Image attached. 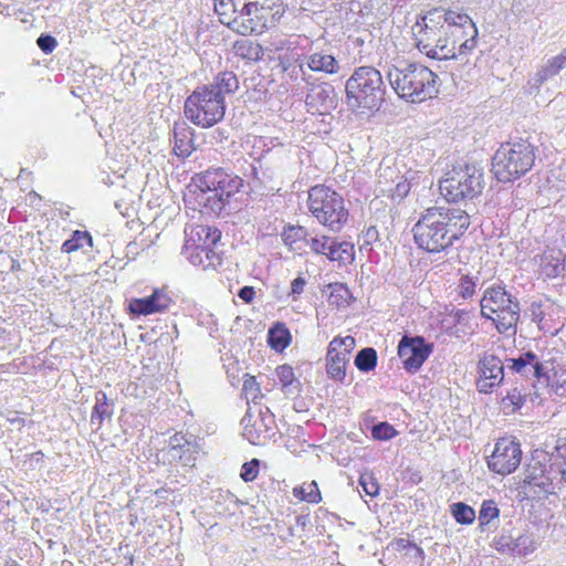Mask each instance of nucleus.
Instances as JSON below:
<instances>
[{
    "label": "nucleus",
    "instance_id": "nucleus-40",
    "mask_svg": "<svg viewBox=\"0 0 566 566\" xmlns=\"http://www.w3.org/2000/svg\"><path fill=\"white\" fill-rule=\"evenodd\" d=\"M514 541L511 555L526 556L533 553L536 548L534 536L528 532L520 533L516 535Z\"/></svg>",
    "mask_w": 566,
    "mask_h": 566
},
{
    "label": "nucleus",
    "instance_id": "nucleus-22",
    "mask_svg": "<svg viewBox=\"0 0 566 566\" xmlns=\"http://www.w3.org/2000/svg\"><path fill=\"white\" fill-rule=\"evenodd\" d=\"M242 6L245 18L258 20L259 24L262 27V32L268 29L269 17L274 19L276 14H281L282 12L280 1L272 3L271 0H245L242 1Z\"/></svg>",
    "mask_w": 566,
    "mask_h": 566
},
{
    "label": "nucleus",
    "instance_id": "nucleus-25",
    "mask_svg": "<svg viewBox=\"0 0 566 566\" xmlns=\"http://www.w3.org/2000/svg\"><path fill=\"white\" fill-rule=\"evenodd\" d=\"M305 62H301L300 64L306 65L310 71L325 74H336L338 73L340 66L338 61L334 55L319 51L314 52L304 56Z\"/></svg>",
    "mask_w": 566,
    "mask_h": 566
},
{
    "label": "nucleus",
    "instance_id": "nucleus-41",
    "mask_svg": "<svg viewBox=\"0 0 566 566\" xmlns=\"http://www.w3.org/2000/svg\"><path fill=\"white\" fill-rule=\"evenodd\" d=\"M514 536L512 534L511 524L502 527L501 532L492 539V547L502 554H511L512 546L514 545Z\"/></svg>",
    "mask_w": 566,
    "mask_h": 566
},
{
    "label": "nucleus",
    "instance_id": "nucleus-57",
    "mask_svg": "<svg viewBox=\"0 0 566 566\" xmlns=\"http://www.w3.org/2000/svg\"><path fill=\"white\" fill-rule=\"evenodd\" d=\"M305 284H306V281L301 276H298L292 281L291 293L294 295V297L296 295H300L303 293Z\"/></svg>",
    "mask_w": 566,
    "mask_h": 566
},
{
    "label": "nucleus",
    "instance_id": "nucleus-11",
    "mask_svg": "<svg viewBox=\"0 0 566 566\" xmlns=\"http://www.w3.org/2000/svg\"><path fill=\"white\" fill-rule=\"evenodd\" d=\"M184 113L192 124L208 128L223 119L226 104L210 86H198L186 98Z\"/></svg>",
    "mask_w": 566,
    "mask_h": 566
},
{
    "label": "nucleus",
    "instance_id": "nucleus-59",
    "mask_svg": "<svg viewBox=\"0 0 566 566\" xmlns=\"http://www.w3.org/2000/svg\"><path fill=\"white\" fill-rule=\"evenodd\" d=\"M397 546H398L399 548H401V549H405V548H407V547H415V548H417V551H418L420 554H422V553H423L421 548H419V547H417V546H416V544H412V543H410L408 539H405V538H399V539L397 541Z\"/></svg>",
    "mask_w": 566,
    "mask_h": 566
},
{
    "label": "nucleus",
    "instance_id": "nucleus-62",
    "mask_svg": "<svg viewBox=\"0 0 566 566\" xmlns=\"http://www.w3.org/2000/svg\"><path fill=\"white\" fill-rule=\"evenodd\" d=\"M296 525L304 528L310 523L308 515H297L295 517Z\"/></svg>",
    "mask_w": 566,
    "mask_h": 566
},
{
    "label": "nucleus",
    "instance_id": "nucleus-5",
    "mask_svg": "<svg viewBox=\"0 0 566 566\" xmlns=\"http://www.w3.org/2000/svg\"><path fill=\"white\" fill-rule=\"evenodd\" d=\"M482 317L492 321L499 333L515 334L520 319V302L503 284L486 287L480 300Z\"/></svg>",
    "mask_w": 566,
    "mask_h": 566
},
{
    "label": "nucleus",
    "instance_id": "nucleus-32",
    "mask_svg": "<svg viewBox=\"0 0 566 566\" xmlns=\"http://www.w3.org/2000/svg\"><path fill=\"white\" fill-rule=\"evenodd\" d=\"M499 517L500 510L496 503L492 500L483 501L478 516L480 532H488L491 527H495Z\"/></svg>",
    "mask_w": 566,
    "mask_h": 566
},
{
    "label": "nucleus",
    "instance_id": "nucleus-1",
    "mask_svg": "<svg viewBox=\"0 0 566 566\" xmlns=\"http://www.w3.org/2000/svg\"><path fill=\"white\" fill-rule=\"evenodd\" d=\"M463 28L473 29V21L467 13L432 9L417 19L411 32L422 54L432 60L446 61L457 57V40L452 35Z\"/></svg>",
    "mask_w": 566,
    "mask_h": 566
},
{
    "label": "nucleus",
    "instance_id": "nucleus-13",
    "mask_svg": "<svg viewBox=\"0 0 566 566\" xmlns=\"http://www.w3.org/2000/svg\"><path fill=\"white\" fill-rule=\"evenodd\" d=\"M243 437L252 444L263 446L277 432L275 417L266 406H249L241 420Z\"/></svg>",
    "mask_w": 566,
    "mask_h": 566
},
{
    "label": "nucleus",
    "instance_id": "nucleus-63",
    "mask_svg": "<svg viewBox=\"0 0 566 566\" xmlns=\"http://www.w3.org/2000/svg\"><path fill=\"white\" fill-rule=\"evenodd\" d=\"M260 142H262L263 146L268 148V150L271 147H275L276 145H281V143L277 142V138H269V143L264 138H261Z\"/></svg>",
    "mask_w": 566,
    "mask_h": 566
},
{
    "label": "nucleus",
    "instance_id": "nucleus-8",
    "mask_svg": "<svg viewBox=\"0 0 566 566\" xmlns=\"http://www.w3.org/2000/svg\"><path fill=\"white\" fill-rule=\"evenodd\" d=\"M307 207L312 216L332 231H339L348 220L343 196L325 185L310 188Z\"/></svg>",
    "mask_w": 566,
    "mask_h": 566
},
{
    "label": "nucleus",
    "instance_id": "nucleus-44",
    "mask_svg": "<svg viewBox=\"0 0 566 566\" xmlns=\"http://www.w3.org/2000/svg\"><path fill=\"white\" fill-rule=\"evenodd\" d=\"M464 35H469L470 38L465 39L459 45V49H458L459 54H465L475 48L478 29L474 23H473V29L472 28H463L460 31H454V35H452V39L464 36Z\"/></svg>",
    "mask_w": 566,
    "mask_h": 566
},
{
    "label": "nucleus",
    "instance_id": "nucleus-7",
    "mask_svg": "<svg viewBox=\"0 0 566 566\" xmlns=\"http://www.w3.org/2000/svg\"><path fill=\"white\" fill-rule=\"evenodd\" d=\"M243 185L242 178L223 168L208 169L201 174L198 187L201 191L200 203L208 213L219 216L229 201Z\"/></svg>",
    "mask_w": 566,
    "mask_h": 566
},
{
    "label": "nucleus",
    "instance_id": "nucleus-21",
    "mask_svg": "<svg viewBox=\"0 0 566 566\" xmlns=\"http://www.w3.org/2000/svg\"><path fill=\"white\" fill-rule=\"evenodd\" d=\"M185 234L186 242L184 247L187 249H214L221 239V231L218 228L208 224H196L186 228Z\"/></svg>",
    "mask_w": 566,
    "mask_h": 566
},
{
    "label": "nucleus",
    "instance_id": "nucleus-52",
    "mask_svg": "<svg viewBox=\"0 0 566 566\" xmlns=\"http://www.w3.org/2000/svg\"><path fill=\"white\" fill-rule=\"evenodd\" d=\"M260 460L252 459L249 462L243 463L241 467L240 476L245 482L254 481L259 473Z\"/></svg>",
    "mask_w": 566,
    "mask_h": 566
},
{
    "label": "nucleus",
    "instance_id": "nucleus-27",
    "mask_svg": "<svg viewBox=\"0 0 566 566\" xmlns=\"http://www.w3.org/2000/svg\"><path fill=\"white\" fill-rule=\"evenodd\" d=\"M276 377L281 384L283 392L287 397H297L302 391V384L295 377L294 370L290 365H281L275 369Z\"/></svg>",
    "mask_w": 566,
    "mask_h": 566
},
{
    "label": "nucleus",
    "instance_id": "nucleus-60",
    "mask_svg": "<svg viewBox=\"0 0 566 566\" xmlns=\"http://www.w3.org/2000/svg\"><path fill=\"white\" fill-rule=\"evenodd\" d=\"M250 176L259 182L263 181V176L260 175V168L254 165L250 166Z\"/></svg>",
    "mask_w": 566,
    "mask_h": 566
},
{
    "label": "nucleus",
    "instance_id": "nucleus-2",
    "mask_svg": "<svg viewBox=\"0 0 566 566\" xmlns=\"http://www.w3.org/2000/svg\"><path fill=\"white\" fill-rule=\"evenodd\" d=\"M470 227V216L457 208L426 209L412 227L416 245L428 253L447 252Z\"/></svg>",
    "mask_w": 566,
    "mask_h": 566
},
{
    "label": "nucleus",
    "instance_id": "nucleus-20",
    "mask_svg": "<svg viewBox=\"0 0 566 566\" xmlns=\"http://www.w3.org/2000/svg\"><path fill=\"white\" fill-rule=\"evenodd\" d=\"M506 360L503 363L493 354H485L479 361V378L476 387L480 392H491L494 387L504 380V368Z\"/></svg>",
    "mask_w": 566,
    "mask_h": 566
},
{
    "label": "nucleus",
    "instance_id": "nucleus-12",
    "mask_svg": "<svg viewBox=\"0 0 566 566\" xmlns=\"http://www.w3.org/2000/svg\"><path fill=\"white\" fill-rule=\"evenodd\" d=\"M523 482L528 488V492H532L537 497L555 493L556 485L560 481L552 457L547 452L535 450L532 453V458L524 471Z\"/></svg>",
    "mask_w": 566,
    "mask_h": 566
},
{
    "label": "nucleus",
    "instance_id": "nucleus-29",
    "mask_svg": "<svg viewBox=\"0 0 566 566\" xmlns=\"http://www.w3.org/2000/svg\"><path fill=\"white\" fill-rule=\"evenodd\" d=\"M113 416V408L108 403L107 396L104 391L98 390L95 394V405L91 415V424L95 426L98 430L105 419H111Z\"/></svg>",
    "mask_w": 566,
    "mask_h": 566
},
{
    "label": "nucleus",
    "instance_id": "nucleus-50",
    "mask_svg": "<svg viewBox=\"0 0 566 566\" xmlns=\"http://www.w3.org/2000/svg\"><path fill=\"white\" fill-rule=\"evenodd\" d=\"M396 433V429L388 422H379L371 429V436L376 440H390Z\"/></svg>",
    "mask_w": 566,
    "mask_h": 566
},
{
    "label": "nucleus",
    "instance_id": "nucleus-35",
    "mask_svg": "<svg viewBox=\"0 0 566 566\" xmlns=\"http://www.w3.org/2000/svg\"><path fill=\"white\" fill-rule=\"evenodd\" d=\"M233 51L237 56L254 62L262 60L264 55L263 48L249 39L235 41Z\"/></svg>",
    "mask_w": 566,
    "mask_h": 566
},
{
    "label": "nucleus",
    "instance_id": "nucleus-18",
    "mask_svg": "<svg viewBox=\"0 0 566 566\" xmlns=\"http://www.w3.org/2000/svg\"><path fill=\"white\" fill-rule=\"evenodd\" d=\"M522 460V450L518 442L503 438L494 447L488 459L489 469L497 474L506 475L514 472Z\"/></svg>",
    "mask_w": 566,
    "mask_h": 566
},
{
    "label": "nucleus",
    "instance_id": "nucleus-55",
    "mask_svg": "<svg viewBox=\"0 0 566 566\" xmlns=\"http://www.w3.org/2000/svg\"><path fill=\"white\" fill-rule=\"evenodd\" d=\"M532 321L537 323L539 329L545 332L549 331L546 328L545 312L541 304H532Z\"/></svg>",
    "mask_w": 566,
    "mask_h": 566
},
{
    "label": "nucleus",
    "instance_id": "nucleus-3",
    "mask_svg": "<svg viewBox=\"0 0 566 566\" xmlns=\"http://www.w3.org/2000/svg\"><path fill=\"white\" fill-rule=\"evenodd\" d=\"M387 80L400 97L411 103H421L437 92V75L427 66L416 63L390 65L386 71Z\"/></svg>",
    "mask_w": 566,
    "mask_h": 566
},
{
    "label": "nucleus",
    "instance_id": "nucleus-49",
    "mask_svg": "<svg viewBox=\"0 0 566 566\" xmlns=\"http://www.w3.org/2000/svg\"><path fill=\"white\" fill-rule=\"evenodd\" d=\"M359 485L369 496H376L379 493V484L371 472H364L359 478Z\"/></svg>",
    "mask_w": 566,
    "mask_h": 566
},
{
    "label": "nucleus",
    "instance_id": "nucleus-47",
    "mask_svg": "<svg viewBox=\"0 0 566 566\" xmlns=\"http://www.w3.org/2000/svg\"><path fill=\"white\" fill-rule=\"evenodd\" d=\"M331 244H334V239L327 235H310L306 245L310 247L312 252H314L315 254L326 255V252L329 250Z\"/></svg>",
    "mask_w": 566,
    "mask_h": 566
},
{
    "label": "nucleus",
    "instance_id": "nucleus-30",
    "mask_svg": "<svg viewBox=\"0 0 566 566\" xmlns=\"http://www.w3.org/2000/svg\"><path fill=\"white\" fill-rule=\"evenodd\" d=\"M211 91L218 93L219 98L224 99L226 94L234 93L239 88V81L233 72L224 71L218 73L213 82L208 84Z\"/></svg>",
    "mask_w": 566,
    "mask_h": 566
},
{
    "label": "nucleus",
    "instance_id": "nucleus-48",
    "mask_svg": "<svg viewBox=\"0 0 566 566\" xmlns=\"http://www.w3.org/2000/svg\"><path fill=\"white\" fill-rule=\"evenodd\" d=\"M356 342L353 336L335 337L328 346L335 350L345 353L347 358H350L352 350L355 348Z\"/></svg>",
    "mask_w": 566,
    "mask_h": 566
},
{
    "label": "nucleus",
    "instance_id": "nucleus-6",
    "mask_svg": "<svg viewBox=\"0 0 566 566\" xmlns=\"http://www.w3.org/2000/svg\"><path fill=\"white\" fill-rule=\"evenodd\" d=\"M536 147L527 139L501 145L492 158V171L500 182H511L528 172L535 163Z\"/></svg>",
    "mask_w": 566,
    "mask_h": 566
},
{
    "label": "nucleus",
    "instance_id": "nucleus-34",
    "mask_svg": "<svg viewBox=\"0 0 566 566\" xmlns=\"http://www.w3.org/2000/svg\"><path fill=\"white\" fill-rule=\"evenodd\" d=\"M566 67V64L559 56H553L547 60V62L535 73L533 77V85L541 86L548 78L558 74L563 69Z\"/></svg>",
    "mask_w": 566,
    "mask_h": 566
},
{
    "label": "nucleus",
    "instance_id": "nucleus-46",
    "mask_svg": "<svg viewBox=\"0 0 566 566\" xmlns=\"http://www.w3.org/2000/svg\"><path fill=\"white\" fill-rule=\"evenodd\" d=\"M294 494L302 501H306L308 503H318L321 501V493L316 482L314 481L301 486L300 489H294Z\"/></svg>",
    "mask_w": 566,
    "mask_h": 566
},
{
    "label": "nucleus",
    "instance_id": "nucleus-24",
    "mask_svg": "<svg viewBox=\"0 0 566 566\" xmlns=\"http://www.w3.org/2000/svg\"><path fill=\"white\" fill-rule=\"evenodd\" d=\"M185 256L189 260V262L202 270H217L222 264V254L216 249H199V248H189L184 247Z\"/></svg>",
    "mask_w": 566,
    "mask_h": 566
},
{
    "label": "nucleus",
    "instance_id": "nucleus-39",
    "mask_svg": "<svg viewBox=\"0 0 566 566\" xmlns=\"http://www.w3.org/2000/svg\"><path fill=\"white\" fill-rule=\"evenodd\" d=\"M85 244L90 247L93 245V239L90 232L75 230L71 238L62 244L61 250L64 253H71L82 249Z\"/></svg>",
    "mask_w": 566,
    "mask_h": 566
},
{
    "label": "nucleus",
    "instance_id": "nucleus-58",
    "mask_svg": "<svg viewBox=\"0 0 566 566\" xmlns=\"http://www.w3.org/2000/svg\"><path fill=\"white\" fill-rule=\"evenodd\" d=\"M255 292L252 286H243L239 290L238 296L245 303H251L254 298Z\"/></svg>",
    "mask_w": 566,
    "mask_h": 566
},
{
    "label": "nucleus",
    "instance_id": "nucleus-31",
    "mask_svg": "<svg viewBox=\"0 0 566 566\" xmlns=\"http://www.w3.org/2000/svg\"><path fill=\"white\" fill-rule=\"evenodd\" d=\"M291 340L290 329L284 323H275L268 332V344L275 352H283Z\"/></svg>",
    "mask_w": 566,
    "mask_h": 566
},
{
    "label": "nucleus",
    "instance_id": "nucleus-10",
    "mask_svg": "<svg viewBox=\"0 0 566 566\" xmlns=\"http://www.w3.org/2000/svg\"><path fill=\"white\" fill-rule=\"evenodd\" d=\"M441 195L451 202L469 200L481 195L484 188L483 171L471 164H458L440 180Z\"/></svg>",
    "mask_w": 566,
    "mask_h": 566
},
{
    "label": "nucleus",
    "instance_id": "nucleus-54",
    "mask_svg": "<svg viewBox=\"0 0 566 566\" xmlns=\"http://www.w3.org/2000/svg\"><path fill=\"white\" fill-rule=\"evenodd\" d=\"M410 191V184L403 177L396 184L395 188L391 190V198L395 200H402L407 197Z\"/></svg>",
    "mask_w": 566,
    "mask_h": 566
},
{
    "label": "nucleus",
    "instance_id": "nucleus-16",
    "mask_svg": "<svg viewBox=\"0 0 566 566\" xmlns=\"http://www.w3.org/2000/svg\"><path fill=\"white\" fill-rule=\"evenodd\" d=\"M433 352V344L428 343L422 336L405 334L398 344V357L403 369L409 374H416Z\"/></svg>",
    "mask_w": 566,
    "mask_h": 566
},
{
    "label": "nucleus",
    "instance_id": "nucleus-14",
    "mask_svg": "<svg viewBox=\"0 0 566 566\" xmlns=\"http://www.w3.org/2000/svg\"><path fill=\"white\" fill-rule=\"evenodd\" d=\"M213 2L220 22L232 31L242 35L262 33V27L258 20L245 18L241 0H213Z\"/></svg>",
    "mask_w": 566,
    "mask_h": 566
},
{
    "label": "nucleus",
    "instance_id": "nucleus-15",
    "mask_svg": "<svg viewBox=\"0 0 566 566\" xmlns=\"http://www.w3.org/2000/svg\"><path fill=\"white\" fill-rule=\"evenodd\" d=\"M298 71L294 67L291 72V76H295L300 73L302 81L307 85V94L305 103L312 112L319 114L329 113L337 106V96L335 88L332 84L323 82L315 84L314 77L304 70V64L297 65Z\"/></svg>",
    "mask_w": 566,
    "mask_h": 566
},
{
    "label": "nucleus",
    "instance_id": "nucleus-42",
    "mask_svg": "<svg viewBox=\"0 0 566 566\" xmlns=\"http://www.w3.org/2000/svg\"><path fill=\"white\" fill-rule=\"evenodd\" d=\"M450 512L454 520L460 524L469 525L475 520V511L463 502L453 503L450 506Z\"/></svg>",
    "mask_w": 566,
    "mask_h": 566
},
{
    "label": "nucleus",
    "instance_id": "nucleus-37",
    "mask_svg": "<svg viewBox=\"0 0 566 566\" xmlns=\"http://www.w3.org/2000/svg\"><path fill=\"white\" fill-rule=\"evenodd\" d=\"M326 256L331 261H337L343 264L352 262L354 260V244L347 241L338 242L334 239V244H331Z\"/></svg>",
    "mask_w": 566,
    "mask_h": 566
},
{
    "label": "nucleus",
    "instance_id": "nucleus-17",
    "mask_svg": "<svg viewBox=\"0 0 566 566\" xmlns=\"http://www.w3.org/2000/svg\"><path fill=\"white\" fill-rule=\"evenodd\" d=\"M198 446L192 437L187 438L175 433L169 438L168 446L163 450V461L171 467L192 469L196 465Z\"/></svg>",
    "mask_w": 566,
    "mask_h": 566
},
{
    "label": "nucleus",
    "instance_id": "nucleus-33",
    "mask_svg": "<svg viewBox=\"0 0 566 566\" xmlns=\"http://www.w3.org/2000/svg\"><path fill=\"white\" fill-rule=\"evenodd\" d=\"M310 233L306 228L301 226H289L282 233L284 244L289 245L291 250L298 251L306 245L310 239Z\"/></svg>",
    "mask_w": 566,
    "mask_h": 566
},
{
    "label": "nucleus",
    "instance_id": "nucleus-36",
    "mask_svg": "<svg viewBox=\"0 0 566 566\" xmlns=\"http://www.w3.org/2000/svg\"><path fill=\"white\" fill-rule=\"evenodd\" d=\"M329 289L328 303L336 306L337 308H345L349 306L353 300L352 292L344 283H331L327 286Z\"/></svg>",
    "mask_w": 566,
    "mask_h": 566
},
{
    "label": "nucleus",
    "instance_id": "nucleus-19",
    "mask_svg": "<svg viewBox=\"0 0 566 566\" xmlns=\"http://www.w3.org/2000/svg\"><path fill=\"white\" fill-rule=\"evenodd\" d=\"M174 304L166 287H157L148 296L132 298L128 304L129 313L134 316H147L164 313Z\"/></svg>",
    "mask_w": 566,
    "mask_h": 566
},
{
    "label": "nucleus",
    "instance_id": "nucleus-61",
    "mask_svg": "<svg viewBox=\"0 0 566 566\" xmlns=\"http://www.w3.org/2000/svg\"><path fill=\"white\" fill-rule=\"evenodd\" d=\"M212 136L217 143H222L224 139L228 138V136L224 134V132L220 128L214 129L212 132Z\"/></svg>",
    "mask_w": 566,
    "mask_h": 566
},
{
    "label": "nucleus",
    "instance_id": "nucleus-64",
    "mask_svg": "<svg viewBox=\"0 0 566 566\" xmlns=\"http://www.w3.org/2000/svg\"><path fill=\"white\" fill-rule=\"evenodd\" d=\"M557 56H559L563 60V62L566 64V46L562 50V52Z\"/></svg>",
    "mask_w": 566,
    "mask_h": 566
},
{
    "label": "nucleus",
    "instance_id": "nucleus-9",
    "mask_svg": "<svg viewBox=\"0 0 566 566\" xmlns=\"http://www.w3.org/2000/svg\"><path fill=\"white\" fill-rule=\"evenodd\" d=\"M557 358L553 350H522L516 357L506 358L509 373L520 375L534 387L538 381L548 385L552 377L557 375Z\"/></svg>",
    "mask_w": 566,
    "mask_h": 566
},
{
    "label": "nucleus",
    "instance_id": "nucleus-51",
    "mask_svg": "<svg viewBox=\"0 0 566 566\" xmlns=\"http://www.w3.org/2000/svg\"><path fill=\"white\" fill-rule=\"evenodd\" d=\"M476 287V280L469 275H463L458 285V293L462 298H470L474 295Z\"/></svg>",
    "mask_w": 566,
    "mask_h": 566
},
{
    "label": "nucleus",
    "instance_id": "nucleus-53",
    "mask_svg": "<svg viewBox=\"0 0 566 566\" xmlns=\"http://www.w3.org/2000/svg\"><path fill=\"white\" fill-rule=\"evenodd\" d=\"M38 46L45 54H50L57 46V41L50 34H41L36 40Z\"/></svg>",
    "mask_w": 566,
    "mask_h": 566
},
{
    "label": "nucleus",
    "instance_id": "nucleus-4",
    "mask_svg": "<svg viewBox=\"0 0 566 566\" xmlns=\"http://www.w3.org/2000/svg\"><path fill=\"white\" fill-rule=\"evenodd\" d=\"M346 103L353 111H378L385 101L386 86L374 66L355 69L346 81Z\"/></svg>",
    "mask_w": 566,
    "mask_h": 566
},
{
    "label": "nucleus",
    "instance_id": "nucleus-38",
    "mask_svg": "<svg viewBox=\"0 0 566 566\" xmlns=\"http://www.w3.org/2000/svg\"><path fill=\"white\" fill-rule=\"evenodd\" d=\"M377 352L373 347L360 349L355 356L354 364L363 373L371 371L377 366Z\"/></svg>",
    "mask_w": 566,
    "mask_h": 566
},
{
    "label": "nucleus",
    "instance_id": "nucleus-56",
    "mask_svg": "<svg viewBox=\"0 0 566 566\" xmlns=\"http://www.w3.org/2000/svg\"><path fill=\"white\" fill-rule=\"evenodd\" d=\"M527 394L523 392L522 389L513 388L507 392V396L505 399L510 400V402L516 408L520 409L526 399Z\"/></svg>",
    "mask_w": 566,
    "mask_h": 566
},
{
    "label": "nucleus",
    "instance_id": "nucleus-45",
    "mask_svg": "<svg viewBox=\"0 0 566 566\" xmlns=\"http://www.w3.org/2000/svg\"><path fill=\"white\" fill-rule=\"evenodd\" d=\"M242 390L249 406H251L250 402L259 403L258 399L262 398L260 386L252 376L245 375Z\"/></svg>",
    "mask_w": 566,
    "mask_h": 566
},
{
    "label": "nucleus",
    "instance_id": "nucleus-43",
    "mask_svg": "<svg viewBox=\"0 0 566 566\" xmlns=\"http://www.w3.org/2000/svg\"><path fill=\"white\" fill-rule=\"evenodd\" d=\"M560 482L566 483V439L555 447L551 455Z\"/></svg>",
    "mask_w": 566,
    "mask_h": 566
},
{
    "label": "nucleus",
    "instance_id": "nucleus-28",
    "mask_svg": "<svg viewBox=\"0 0 566 566\" xmlns=\"http://www.w3.org/2000/svg\"><path fill=\"white\" fill-rule=\"evenodd\" d=\"M560 252L549 251L541 256L539 272L547 279H555L563 275L565 271L564 260Z\"/></svg>",
    "mask_w": 566,
    "mask_h": 566
},
{
    "label": "nucleus",
    "instance_id": "nucleus-23",
    "mask_svg": "<svg viewBox=\"0 0 566 566\" xmlns=\"http://www.w3.org/2000/svg\"><path fill=\"white\" fill-rule=\"evenodd\" d=\"M174 153L178 157H189L195 149L193 129L186 120L175 122L172 128Z\"/></svg>",
    "mask_w": 566,
    "mask_h": 566
},
{
    "label": "nucleus",
    "instance_id": "nucleus-26",
    "mask_svg": "<svg viewBox=\"0 0 566 566\" xmlns=\"http://www.w3.org/2000/svg\"><path fill=\"white\" fill-rule=\"evenodd\" d=\"M325 360L327 376L334 381L343 384L346 378V367L349 363V358L346 357V354L328 346Z\"/></svg>",
    "mask_w": 566,
    "mask_h": 566
}]
</instances>
